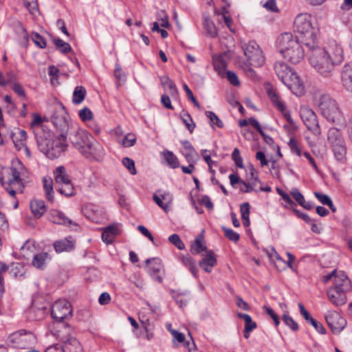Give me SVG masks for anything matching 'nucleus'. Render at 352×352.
<instances>
[{
    "label": "nucleus",
    "instance_id": "nucleus-59",
    "mask_svg": "<svg viewBox=\"0 0 352 352\" xmlns=\"http://www.w3.org/2000/svg\"><path fill=\"white\" fill-rule=\"evenodd\" d=\"M32 41L39 48H44V39L43 38L36 32H32L31 35Z\"/></svg>",
    "mask_w": 352,
    "mask_h": 352
},
{
    "label": "nucleus",
    "instance_id": "nucleus-42",
    "mask_svg": "<svg viewBox=\"0 0 352 352\" xmlns=\"http://www.w3.org/2000/svg\"><path fill=\"white\" fill-rule=\"evenodd\" d=\"M164 158L167 164L172 168H175L179 166V161L177 157L171 151L164 153Z\"/></svg>",
    "mask_w": 352,
    "mask_h": 352
},
{
    "label": "nucleus",
    "instance_id": "nucleus-48",
    "mask_svg": "<svg viewBox=\"0 0 352 352\" xmlns=\"http://www.w3.org/2000/svg\"><path fill=\"white\" fill-rule=\"evenodd\" d=\"M136 142V137L133 133L126 134L122 140L121 144L124 147H130L133 146Z\"/></svg>",
    "mask_w": 352,
    "mask_h": 352
},
{
    "label": "nucleus",
    "instance_id": "nucleus-6",
    "mask_svg": "<svg viewBox=\"0 0 352 352\" xmlns=\"http://www.w3.org/2000/svg\"><path fill=\"white\" fill-rule=\"evenodd\" d=\"M320 113L328 121L336 123L341 120L342 114L338 103L328 94H322L318 100Z\"/></svg>",
    "mask_w": 352,
    "mask_h": 352
},
{
    "label": "nucleus",
    "instance_id": "nucleus-12",
    "mask_svg": "<svg viewBox=\"0 0 352 352\" xmlns=\"http://www.w3.org/2000/svg\"><path fill=\"white\" fill-rule=\"evenodd\" d=\"M52 317L58 322V324H61L60 322L71 318L72 316V308L71 303L65 299H59L56 300L51 309ZM58 324L56 326H58ZM56 327H53L52 330H54Z\"/></svg>",
    "mask_w": 352,
    "mask_h": 352
},
{
    "label": "nucleus",
    "instance_id": "nucleus-35",
    "mask_svg": "<svg viewBox=\"0 0 352 352\" xmlns=\"http://www.w3.org/2000/svg\"><path fill=\"white\" fill-rule=\"evenodd\" d=\"M180 118L189 132L192 133L195 128V124L190 115L187 111L183 110L180 113Z\"/></svg>",
    "mask_w": 352,
    "mask_h": 352
},
{
    "label": "nucleus",
    "instance_id": "nucleus-27",
    "mask_svg": "<svg viewBox=\"0 0 352 352\" xmlns=\"http://www.w3.org/2000/svg\"><path fill=\"white\" fill-rule=\"evenodd\" d=\"M274 71L278 78L283 82L294 71H293L285 63L276 61L274 63Z\"/></svg>",
    "mask_w": 352,
    "mask_h": 352
},
{
    "label": "nucleus",
    "instance_id": "nucleus-25",
    "mask_svg": "<svg viewBox=\"0 0 352 352\" xmlns=\"http://www.w3.org/2000/svg\"><path fill=\"white\" fill-rule=\"evenodd\" d=\"M298 307L300 314L303 316L305 320L307 322L310 323L318 333L321 334H324L326 333V330L323 325L311 317L309 311L305 308L302 303L298 304Z\"/></svg>",
    "mask_w": 352,
    "mask_h": 352
},
{
    "label": "nucleus",
    "instance_id": "nucleus-60",
    "mask_svg": "<svg viewBox=\"0 0 352 352\" xmlns=\"http://www.w3.org/2000/svg\"><path fill=\"white\" fill-rule=\"evenodd\" d=\"M263 309L273 319L274 324L276 326H278L280 323L279 318H278V316L275 314L274 310L272 308H270L266 305L263 306Z\"/></svg>",
    "mask_w": 352,
    "mask_h": 352
},
{
    "label": "nucleus",
    "instance_id": "nucleus-8",
    "mask_svg": "<svg viewBox=\"0 0 352 352\" xmlns=\"http://www.w3.org/2000/svg\"><path fill=\"white\" fill-rule=\"evenodd\" d=\"M327 140L331 146L336 159L341 162H344L346 155V148L341 133L336 128L328 131Z\"/></svg>",
    "mask_w": 352,
    "mask_h": 352
},
{
    "label": "nucleus",
    "instance_id": "nucleus-3",
    "mask_svg": "<svg viewBox=\"0 0 352 352\" xmlns=\"http://www.w3.org/2000/svg\"><path fill=\"white\" fill-rule=\"evenodd\" d=\"M292 33L285 32L276 40V47L283 57L293 64L300 63L305 56V50Z\"/></svg>",
    "mask_w": 352,
    "mask_h": 352
},
{
    "label": "nucleus",
    "instance_id": "nucleus-34",
    "mask_svg": "<svg viewBox=\"0 0 352 352\" xmlns=\"http://www.w3.org/2000/svg\"><path fill=\"white\" fill-rule=\"evenodd\" d=\"M30 209L36 218H40L44 214V201L42 200H32L30 202Z\"/></svg>",
    "mask_w": 352,
    "mask_h": 352
},
{
    "label": "nucleus",
    "instance_id": "nucleus-30",
    "mask_svg": "<svg viewBox=\"0 0 352 352\" xmlns=\"http://www.w3.org/2000/svg\"><path fill=\"white\" fill-rule=\"evenodd\" d=\"M11 138L15 148L18 151L21 150L23 147H25V148L28 149L25 146L27 134L24 130H18L17 132L12 133L11 134Z\"/></svg>",
    "mask_w": 352,
    "mask_h": 352
},
{
    "label": "nucleus",
    "instance_id": "nucleus-56",
    "mask_svg": "<svg viewBox=\"0 0 352 352\" xmlns=\"http://www.w3.org/2000/svg\"><path fill=\"white\" fill-rule=\"evenodd\" d=\"M232 159L234 160L236 166L239 168L243 167V159L240 155V151L239 148H235L232 154Z\"/></svg>",
    "mask_w": 352,
    "mask_h": 352
},
{
    "label": "nucleus",
    "instance_id": "nucleus-15",
    "mask_svg": "<svg viewBox=\"0 0 352 352\" xmlns=\"http://www.w3.org/2000/svg\"><path fill=\"white\" fill-rule=\"evenodd\" d=\"M21 254L26 258L31 256V253L33 254V259L32 261V265L38 268L42 269L44 265V254L43 253L36 254L34 252L35 248L32 243L27 241L21 248Z\"/></svg>",
    "mask_w": 352,
    "mask_h": 352
},
{
    "label": "nucleus",
    "instance_id": "nucleus-53",
    "mask_svg": "<svg viewBox=\"0 0 352 352\" xmlns=\"http://www.w3.org/2000/svg\"><path fill=\"white\" fill-rule=\"evenodd\" d=\"M122 164L128 169V170L130 172L131 174H132V175L136 174L135 162L133 160H131L129 157H124L122 160Z\"/></svg>",
    "mask_w": 352,
    "mask_h": 352
},
{
    "label": "nucleus",
    "instance_id": "nucleus-17",
    "mask_svg": "<svg viewBox=\"0 0 352 352\" xmlns=\"http://www.w3.org/2000/svg\"><path fill=\"white\" fill-rule=\"evenodd\" d=\"M29 313L34 320H41L44 316V296L43 293H36L33 295L32 306Z\"/></svg>",
    "mask_w": 352,
    "mask_h": 352
},
{
    "label": "nucleus",
    "instance_id": "nucleus-14",
    "mask_svg": "<svg viewBox=\"0 0 352 352\" xmlns=\"http://www.w3.org/2000/svg\"><path fill=\"white\" fill-rule=\"evenodd\" d=\"M300 117L307 129L315 135H320V130L318 118L315 112L307 107H302L300 110Z\"/></svg>",
    "mask_w": 352,
    "mask_h": 352
},
{
    "label": "nucleus",
    "instance_id": "nucleus-31",
    "mask_svg": "<svg viewBox=\"0 0 352 352\" xmlns=\"http://www.w3.org/2000/svg\"><path fill=\"white\" fill-rule=\"evenodd\" d=\"M119 229L116 226H109L105 228L102 233V239L107 244L113 242L116 236L119 234Z\"/></svg>",
    "mask_w": 352,
    "mask_h": 352
},
{
    "label": "nucleus",
    "instance_id": "nucleus-54",
    "mask_svg": "<svg viewBox=\"0 0 352 352\" xmlns=\"http://www.w3.org/2000/svg\"><path fill=\"white\" fill-rule=\"evenodd\" d=\"M257 184H261V182L258 179V178H257L256 180L254 179V180L248 182L247 189H243V188H240V190H241L245 193L250 192V191H252V190L257 192H258V189H256V188Z\"/></svg>",
    "mask_w": 352,
    "mask_h": 352
},
{
    "label": "nucleus",
    "instance_id": "nucleus-38",
    "mask_svg": "<svg viewBox=\"0 0 352 352\" xmlns=\"http://www.w3.org/2000/svg\"><path fill=\"white\" fill-rule=\"evenodd\" d=\"M86 90L83 87H76L73 94V102L74 104H80L84 100Z\"/></svg>",
    "mask_w": 352,
    "mask_h": 352
},
{
    "label": "nucleus",
    "instance_id": "nucleus-61",
    "mask_svg": "<svg viewBox=\"0 0 352 352\" xmlns=\"http://www.w3.org/2000/svg\"><path fill=\"white\" fill-rule=\"evenodd\" d=\"M263 7L270 12H276L278 11L276 0H268L263 4Z\"/></svg>",
    "mask_w": 352,
    "mask_h": 352
},
{
    "label": "nucleus",
    "instance_id": "nucleus-24",
    "mask_svg": "<svg viewBox=\"0 0 352 352\" xmlns=\"http://www.w3.org/2000/svg\"><path fill=\"white\" fill-rule=\"evenodd\" d=\"M332 287L349 292L351 288V281L342 271H338L337 275H336V278L333 279V286Z\"/></svg>",
    "mask_w": 352,
    "mask_h": 352
},
{
    "label": "nucleus",
    "instance_id": "nucleus-19",
    "mask_svg": "<svg viewBox=\"0 0 352 352\" xmlns=\"http://www.w3.org/2000/svg\"><path fill=\"white\" fill-rule=\"evenodd\" d=\"M282 82L297 96H301L305 94L304 84L295 72Z\"/></svg>",
    "mask_w": 352,
    "mask_h": 352
},
{
    "label": "nucleus",
    "instance_id": "nucleus-52",
    "mask_svg": "<svg viewBox=\"0 0 352 352\" xmlns=\"http://www.w3.org/2000/svg\"><path fill=\"white\" fill-rule=\"evenodd\" d=\"M169 241L179 250L185 248L184 243L182 241L179 236L177 234H171L168 238Z\"/></svg>",
    "mask_w": 352,
    "mask_h": 352
},
{
    "label": "nucleus",
    "instance_id": "nucleus-13",
    "mask_svg": "<svg viewBox=\"0 0 352 352\" xmlns=\"http://www.w3.org/2000/svg\"><path fill=\"white\" fill-rule=\"evenodd\" d=\"M8 340L14 348L25 349L34 342V336L31 332L21 329L10 334Z\"/></svg>",
    "mask_w": 352,
    "mask_h": 352
},
{
    "label": "nucleus",
    "instance_id": "nucleus-57",
    "mask_svg": "<svg viewBox=\"0 0 352 352\" xmlns=\"http://www.w3.org/2000/svg\"><path fill=\"white\" fill-rule=\"evenodd\" d=\"M45 191L47 192V199L50 203H54V192L52 188V181L50 180L48 183L45 179Z\"/></svg>",
    "mask_w": 352,
    "mask_h": 352
},
{
    "label": "nucleus",
    "instance_id": "nucleus-49",
    "mask_svg": "<svg viewBox=\"0 0 352 352\" xmlns=\"http://www.w3.org/2000/svg\"><path fill=\"white\" fill-rule=\"evenodd\" d=\"M224 235L232 241L236 242L239 239V234L230 228L222 227Z\"/></svg>",
    "mask_w": 352,
    "mask_h": 352
},
{
    "label": "nucleus",
    "instance_id": "nucleus-2",
    "mask_svg": "<svg viewBox=\"0 0 352 352\" xmlns=\"http://www.w3.org/2000/svg\"><path fill=\"white\" fill-rule=\"evenodd\" d=\"M69 139L72 146L85 157L96 161L103 158L104 152L102 146L86 130L78 127L72 129Z\"/></svg>",
    "mask_w": 352,
    "mask_h": 352
},
{
    "label": "nucleus",
    "instance_id": "nucleus-21",
    "mask_svg": "<svg viewBox=\"0 0 352 352\" xmlns=\"http://www.w3.org/2000/svg\"><path fill=\"white\" fill-rule=\"evenodd\" d=\"M148 272L159 283L162 282V276L157 275L162 270V261L157 258H148L146 261Z\"/></svg>",
    "mask_w": 352,
    "mask_h": 352
},
{
    "label": "nucleus",
    "instance_id": "nucleus-1",
    "mask_svg": "<svg viewBox=\"0 0 352 352\" xmlns=\"http://www.w3.org/2000/svg\"><path fill=\"white\" fill-rule=\"evenodd\" d=\"M307 54L310 65L324 78L331 77L336 66L340 65L344 60L342 47L334 41L326 48L316 45L309 49Z\"/></svg>",
    "mask_w": 352,
    "mask_h": 352
},
{
    "label": "nucleus",
    "instance_id": "nucleus-55",
    "mask_svg": "<svg viewBox=\"0 0 352 352\" xmlns=\"http://www.w3.org/2000/svg\"><path fill=\"white\" fill-rule=\"evenodd\" d=\"M283 320L287 326L291 328L292 330L296 331L298 329V324L290 316L284 314L283 316Z\"/></svg>",
    "mask_w": 352,
    "mask_h": 352
},
{
    "label": "nucleus",
    "instance_id": "nucleus-62",
    "mask_svg": "<svg viewBox=\"0 0 352 352\" xmlns=\"http://www.w3.org/2000/svg\"><path fill=\"white\" fill-rule=\"evenodd\" d=\"M226 78L232 85H234V86L239 85L240 82H239L238 77L235 73H234L231 71L227 72Z\"/></svg>",
    "mask_w": 352,
    "mask_h": 352
},
{
    "label": "nucleus",
    "instance_id": "nucleus-36",
    "mask_svg": "<svg viewBox=\"0 0 352 352\" xmlns=\"http://www.w3.org/2000/svg\"><path fill=\"white\" fill-rule=\"evenodd\" d=\"M182 263L187 267L189 268L191 273L194 276H197V269L195 266V262L189 255H182L180 256Z\"/></svg>",
    "mask_w": 352,
    "mask_h": 352
},
{
    "label": "nucleus",
    "instance_id": "nucleus-46",
    "mask_svg": "<svg viewBox=\"0 0 352 352\" xmlns=\"http://www.w3.org/2000/svg\"><path fill=\"white\" fill-rule=\"evenodd\" d=\"M188 163H196L198 161L199 155L195 149H190L183 152Z\"/></svg>",
    "mask_w": 352,
    "mask_h": 352
},
{
    "label": "nucleus",
    "instance_id": "nucleus-37",
    "mask_svg": "<svg viewBox=\"0 0 352 352\" xmlns=\"http://www.w3.org/2000/svg\"><path fill=\"white\" fill-rule=\"evenodd\" d=\"M58 191L60 194L65 195L66 197H70L75 194V190L72 183V180L69 182H65L60 184Z\"/></svg>",
    "mask_w": 352,
    "mask_h": 352
},
{
    "label": "nucleus",
    "instance_id": "nucleus-10",
    "mask_svg": "<svg viewBox=\"0 0 352 352\" xmlns=\"http://www.w3.org/2000/svg\"><path fill=\"white\" fill-rule=\"evenodd\" d=\"M244 55L250 65L261 67L265 63V56L260 46L254 41H249L242 45Z\"/></svg>",
    "mask_w": 352,
    "mask_h": 352
},
{
    "label": "nucleus",
    "instance_id": "nucleus-47",
    "mask_svg": "<svg viewBox=\"0 0 352 352\" xmlns=\"http://www.w3.org/2000/svg\"><path fill=\"white\" fill-rule=\"evenodd\" d=\"M207 117L210 120L211 125L215 124L219 128H222L223 126V124L222 121L218 118V116L212 111H208L206 112Z\"/></svg>",
    "mask_w": 352,
    "mask_h": 352
},
{
    "label": "nucleus",
    "instance_id": "nucleus-51",
    "mask_svg": "<svg viewBox=\"0 0 352 352\" xmlns=\"http://www.w3.org/2000/svg\"><path fill=\"white\" fill-rule=\"evenodd\" d=\"M245 171L247 182H250L254 179L256 180V179L258 178L256 171L252 164H250L248 165Z\"/></svg>",
    "mask_w": 352,
    "mask_h": 352
},
{
    "label": "nucleus",
    "instance_id": "nucleus-50",
    "mask_svg": "<svg viewBox=\"0 0 352 352\" xmlns=\"http://www.w3.org/2000/svg\"><path fill=\"white\" fill-rule=\"evenodd\" d=\"M170 332L174 338L173 340V343L175 346H177V344H176V341L178 343H182V344L184 343L186 338H185V336L183 333H181L177 330H170Z\"/></svg>",
    "mask_w": 352,
    "mask_h": 352
},
{
    "label": "nucleus",
    "instance_id": "nucleus-45",
    "mask_svg": "<svg viewBox=\"0 0 352 352\" xmlns=\"http://www.w3.org/2000/svg\"><path fill=\"white\" fill-rule=\"evenodd\" d=\"M78 116L81 120L84 122L87 121H91L93 118V113L88 107H84L78 112Z\"/></svg>",
    "mask_w": 352,
    "mask_h": 352
},
{
    "label": "nucleus",
    "instance_id": "nucleus-11",
    "mask_svg": "<svg viewBox=\"0 0 352 352\" xmlns=\"http://www.w3.org/2000/svg\"><path fill=\"white\" fill-rule=\"evenodd\" d=\"M67 147L66 135L59 134L47 142L45 156L51 160L56 159L67 150Z\"/></svg>",
    "mask_w": 352,
    "mask_h": 352
},
{
    "label": "nucleus",
    "instance_id": "nucleus-4",
    "mask_svg": "<svg viewBox=\"0 0 352 352\" xmlns=\"http://www.w3.org/2000/svg\"><path fill=\"white\" fill-rule=\"evenodd\" d=\"M312 17L307 13L298 14L294 22V31L296 39L304 44L308 49L316 45L318 29L314 26Z\"/></svg>",
    "mask_w": 352,
    "mask_h": 352
},
{
    "label": "nucleus",
    "instance_id": "nucleus-32",
    "mask_svg": "<svg viewBox=\"0 0 352 352\" xmlns=\"http://www.w3.org/2000/svg\"><path fill=\"white\" fill-rule=\"evenodd\" d=\"M160 83L164 89H168L169 94L172 97H175L178 95V90L173 81L167 76H163L160 78Z\"/></svg>",
    "mask_w": 352,
    "mask_h": 352
},
{
    "label": "nucleus",
    "instance_id": "nucleus-26",
    "mask_svg": "<svg viewBox=\"0 0 352 352\" xmlns=\"http://www.w3.org/2000/svg\"><path fill=\"white\" fill-rule=\"evenodd\" d=\"M341 80L346 91L352 94V64L344 65L341 74Z\"/></svg>",
    "mask_w": 352,
    "mask_h": 352
},
{
    "label": "nucleus",
    "instance_id": "nucleus-43",
    "mask_svg": "<svg viewBox=\"0 0 352 352\" xmlns=\"http://www.w3.org/2000/svg\"><path fill=\"white\" fill-rule=\"evenodd\" d=\"M54 43L56 48L63 54H67V52L72 51L70 45L68 43L63 41L60 38L54 39Z\"/></svg>",
    "mask_w": 352,
    "mask_h": 352
},
{
    "label": "nucleus",
    "instance_id": "nucleus-20",
    "mask_svg": "<svg viewBox=\"0 0 352 352\" xmlns=\"http://www.w3.org/2000/svg\"><path fill=\"white\" fill-rule=\"evenodd\" d=\"M48 219L54 223L65 225L70 227H77L78 224L69 219L64 213L57 210H52L48 214Z\"/></svg>",
    "mask_w": 352,
    "mask_h": 352
},
{
    "label": "nucleus",
    "instance_id": "nucleus-58",
    "mask_svg": "<svg viewBox=\"0 0 352 352\" xmlns=\"http://www.w3.org/2000/svg\"><path fill=\"white\" fill-rule=\"evenodd\" d=\"M159 196L165 202L166 204H168V208L170 209V204L173 201V195L169 192L158 190Z\"/></svg>",
    "mask_w": 352,
    "mask_h": 352
},
{
    "label": "nucleus",
    "instance_id": "nucleus-16",
    "mask_svg": "<svg viewBox=\"0 0 352 352\" xmlns=\"http://www.w3.org/2000/svg\"><path fill=\"white\" fill-rule=\"evenodd\" d=\"M325 320L333 333H340L346 324L345 319L335 311H329L325 315Z\"/></svg>",
    "mask_w": 352,
    "mask_h": 352
},
{
    "label": "nucleus",
    "instance_id": "nucleus-29",
    "mask_svg": "<svg viewBox=\"0 0 352 352\" xmlns=\"http://www.w3.org/2000/svg\"><path fill=\"white\" fill-rule=\"evenodd\" d=\"M54 247L56 252L60 253L63 252H70L74 248V242L72 238H65L56 241L54 243Z\"/></svg>",
    "mask_w": 352,
    "mask_h": 352
},
{
    "label": "nucleus",
    "instance_id": "nucleus-39",
    "mask_svg": "<svg viewBox=\"0 0 352 352\" xmlns=\"http://www.w3.org/2000/svg\"><path fill=\"white\" fill-rule=\"evenodd\" d=\"M237 316L239 318L244 320L245 329L246 331H252L256 328V323L252 321V318L250 315L246 314L239 313Z\"/></svg>",
    "mask_w": 352,
    "mask_h": 352
},
{
    "label": "nucleus",
    "instance_id": "nucleus-9",
    "mask_svg": "<svg viewBox=\"0 0 352 352\" xmlns=\"http://www.w3.org/2000/svg\"><path fill=\"white\" fill-rule=\"evenodd\" d=\"M22 168V164L19 162L18 166H12L9 173L10 177L7 181H5L3 178L1 179L2 186L12 197H14L16 193H23L24 186L20 177L21 173L19 171V169Z\"/></svg>",
    "mask_w": 352,
    "mask_h": 352
},
{
    "label": "nucleus",
    "instance_id": "nucleus-23",
    "mask_svg": "<svg viewBox=\"0 0 352 352\" xmlns=\"http://www.w3.org/2000/svg\"><path fill=\"white\" fill-rule=\"evenodd\" d=\"M344 291L330 287L327 291V295L330 302L336 307L342 306L346 302V296Z\"/></svg>",
    "mask_w": 352,
    "mask_h": 352
},
{
    "label": "nucleus",
    "instance_id": "nucleus-18",
    "mask_svg": "<svg viewBox=\"0 0 352 352\" xmlns=\"http://www.w3.org/2000/svg\"><path fill=\"white\" fill-rule=\"evenodd\" d=\"M266 92L274 105L283 113L284 117L287 120L288 122H292L291 116L287 111H286V107L283 101L280 100L279 96L276 92V90L273 86L267 83L265 85Z\"/></svg>",
    "mask_w": 352,
    "mask_h": 352
},
{
    "label": "nucleus",
    "instance_id": "nucleus-5",
    "mask_svg": "<svg viewBox=\"0 0 352 352\" xmlns=\"http://www.w3.org/2000/svg\"><path fill=\"white\" fill-rule=\"evenodd\" d=\"M51 336L56 337L62 342V349L64 352H83L80 342L75 337L74 329L67 324H58L54 330L47 335V338Z\"/></svg>",
    "mask_w": 352,
    "mask_h": 352
},
{
    "label": "nucleus",
    "instance_id": "nucleus-63",
    "mask_svg": "<svg viewBox=\"0 0 352 352\" xmlns=\"http://www.w3.org/2000/svg\"><path fill=\"white\" fill-rule=\"evenodd\" d=\"M291 195H292L293 198L298 203L299 205H301L303 203L305 200L304 197L298 189H292Z\"/></svg>",
    "mask_w": 352,
    "mask_h": 352
},
{
    "label": "nucleus",
    "instance_id": "nucleus-33",
    "mask_svg": "<svg viewBox=\"0 0 352 352\" xmlns=\"http://www.w3.org/2000/svg\"><path fill=\"white\" fill-rule=\"evenodd\" d=\"M55 182L59 185L69 182L71 180L69 175L67 173L66 169L63 166H58L53 172Z\"/></svg>",
    "mask_w": 352,
    "mask_h": 352
},
{
    "label": "nucleus",
    "instance_id": "nucleus-28",
    "mask_svg": "<svg viewBox=\"0 0 352 352\" xmlns=\"http://www.w3.org/2000/svg\"><path fill=\"white\" fill-rule=\"evenodd\" d=\"M216 264L217 260L214 256V253L210 250H206L205 257L199 262V266L205 272L209 273Z\"/></svg>",
    "mask_w": 352,
    "mask_h": 352
},
{
    "label": "nucleus",
    "instance_id": "nucleus-64",
    "mask_svg": "<svg viewBox=\"0 0 352 352\" xmlns=\"http://www.w3.org/2000/svg\"><path fill=\"white\" fill-rule=\"evenodd\" d=\"M315 196L317 199L324 205H331V199L330 197L326 195L322 194L318 192H314Z\"/></svg>",
    "mask_w": 352,
    "mask_h": 352
},
{
    "label": "nucleus",
    "instance_id": "nucleus-41",
    "mask_svg": "<svg viewBox=\"0 0 352 352\" xmlns=\"http://www.w3.org/2000/svg\"><path fill=\"white\" fill-rule=\"evenodd\" d=\"M203 239L197 238L194 243L191 245L190 251L194 254H199L203 251H206V247L202 242Z\"/></svg>",
    "mask_w": 352,
    "mask_h": 352
},
{
    "label": "nucleus",
    "instance_id": "nucleus-40",
    "mask_svg": "<svg viewBox=\"0 0 352 352\" xmlns=\"http://www.w3.org/2000/svg\"><path fill=\"white\" fill-rule=\"evenodd\" d=\"M204 28L207 32V34L211 37H215L217 36V30L215 25L208 17L204 18Z\"/></svg>",
    "mask_w": 352,
    "mask_h": 352
},
{
    "label": "nucleus",
    "instance_id": "nucleus-7",
    "mask_svg": "<svg viewBox=\"0 0 352 352\" xmlns=\"http://www.w3.org/2000/svg\"><path fill=\"white\" fill-rule=\"evenodd\" d=\"M50 121L60 134H65L69 127V116L62 104L55 102L48 107Z\"/></svg>",
    "mask_w": 352,
    "mask_h": 352
},
{
    "label": "nucleus",
    "instance_id": "nucleus-22",
    "mask_svg": "<svg viewBox=\"0 0 352 352\" xmlns=\"http://www.w3.org/2000/svg\"><path fill=\"white\" fill-rule=\"evenodd\" d=\"M33 120L30 123V126L32 129H33L35 138L38 146V148L41 152H44V146H43V138L41 135H39L38 133L36 131L40 127L42 126L43 123V119L41 118V116L37 113H34L32 114Z\"/></svg>",
    "mask_w": 352,
    "mask_h": 352
},
{
    "label": "nucleus",
    "instance_id": "nucleus-44",
    "mask_svg": "<svg viewBox=\"0 0 352 352\" xmlns=\"http://www.w3.org/2000/svg\"><path fill=\"white\" fill-rule=\"evenodd\" d=\"M58 74L59 69L56 67L52 65L49 67L48 74L50 77L52 85L56 86L59 84L58 81Z\"/></svg>",
    "mask_w": 352,
    "mask_h": 352
}]
</instances>
